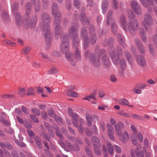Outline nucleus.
Returning <instances> with one entry per match:
<instances>
[{"mask_svg": "<svg viewBox=\"0 0 157 157\" xmlns=\"http://www.w3.org/2000/svg\"><path fill=\"white\" fill-rule=\"evenodd\" d=\"M128 15L129 21L126 24V21L124 15H122L120 18L119 22L121 26L124 30L132 32L137 31L139 27V23L137 20L135 18V16L131 10H128Z\"/></svg>", "mask_w": 157, "mask_h": 157, "instance_id": "f257e3e1", "label": "nucleus"}, {"mask_svg": "<svg viewBox=\"0 0 157 157\" xmlns=\"http://www.w3.org/2000/svg\"><path fill=\"white\" fill-rule=\"evenodd\" d=\"M69 38L68 35L64 34L61 36L62 43L60 46L61 51L65 53L66 58L70 62L73 66L75 65L76 62L74 61V59L71 52H68Z\"/></svg>", "mask_w": 157, "mask_h": 157, "instance_id": "f03ea898", "label": "nucleus"}, {"mask_svg": "<svg viewBox=\"0 0 157 157\" xmlns=\"http://www.w3.org/2000/svg\"><path fill=\"white\" fill-rule=\"evenodd\" d=\"M113 42V39L112 38H109L107 41V39H105L104 40V45L105 46L107 44L109 46V48L108 50V52L113 62L116 64H117L119 63V60L120 57L122 56V51L121 48L118 46L117 48V56H116L115 53L112 46L111 45L112 44Z\"/></svg>", "mask_w": 157, "mask_h": 157, "instance_id": "7ed1b4c3", "label": "nucleus"}, {"mask_svg": "<svg viewBox=\"0 0 157 157\" xmlns=\"http://www.w3.org/2000/svg\"><path fill=\"white\" fill-rule=\"evenodd\" d=\"M52 13L55 17V23L56 25L55 29V36L56 37H58V36L62 33V30L59 24L61 20V15L59 12L58 10L57 6L55 3L52 4Z\"/></svg>", "mask_w": 157, "mask_h": 157, "instance_id": "20e7f679", "label": "nucleus"}, {"mask_svg": "<svg viewBox=\"0 0 157 157\" xmlns=\"http://www.w3.org/2000/svg\"><path fill=\"white\" fill-rule=\"evenodd\" d=\"M69 35V36H72V43L74 47L75 48V54L76 59L79 60L80 59V54L79 50L77 47L79 42V39L77 36V28L73 26L70 27L68 30Z\"/></svg>", "mask_w": 157, "mask_h": 157, "instance_id": "39448f33", "label": "nucleus"}, {"mask_svg": "<svg viewBox=\"0 0 157 157\" xmlns=\"http://www.w3.org/2000/svg\"><path fill=\"white\" fill-rule=\"evenodd\" d=\"M42 33L44 36L46 41L48 43L52 41V34L50 30L49 25L46 23L44 24L43 25Z\"/></svg>", "mask_w": 157, "mask_h": 157, "instance_id": "423d86ee", "label": "nucleus"}, {"mask_svg": "<svg viewBox=\"0 0 157 157\" xmlns=\"http://www.w3.org/2000/svg\"><path fill=\"white\" fill-rule=\"evenodd\" d=\"M113 11L109 10L107 13L106 23L107 25H109L110 24H111V28L113 31L115 30L117 28V25L114 23L115 20L113 18L112 15Z\"/></svg>", "mask_w": 157, "mask_h": 157, "instance_id": "0eeeda50", "label": "nucleus"}, {"mask_svg": "<svg viewBox=\"0 0 157 157\" xmlns=\"http://www.w3.org/2000/svg\"><path fill=\"white\" fill-rule=\"evenodd\" d=\"M147 2L145 0H139L140 2L142 4L143 6L145 8H147L148 12L151 11V6H153L154 2L157 5V0H147Z\"/></svg>", "mask_w": 157, "mask_h": 157, "instance_id": "6e6552de", "label": "nucleus"}, {"mask_svg": "<svg viewBox=\"0 0 157 157\" xmlns=\"http://www.w3.org/2000/svg\"><path fill=\"white\" fill-rule=\"evenodd\" d=\"M131 7L133 11L138 15L141 13V10L140 6L137 1L133 0L131 2Z\"/></svg>", "mask_w": 157, "mask_h": 157, "instance_id": "1a4fd4ad", "label": "nucleus"}, {"mask_svg": "<svg viewBox=\"0 0 157 157\" xmlns=\"http://www.w3.org/2000/svg\"><path fill=\"white\" fill-rule=\"evenodd\" d=\"M87 32L86 28L83 27L82 29L81 36L84 40V47L86 49L88 46L89 40H88L87 34Z\"/></svg>", "mask_w": 157, "mask_h": 157, "instance_id": "9d476101", "label": "nucleus"}, {"mask_svg": "<svg viewBox=\"0 0 157 157\" xmlns=\"http://www.w3.org/2000/svg\"><path fill=\"white\" fill-rule=\"evenodd\" d=\"M90 60L95 66L98 67L100 64L99 56L91 54L90 56Z\"/></svg>", "mask_w": 157, "mask_h": 157, "instance_id": "9b49d317", "label": "nucleus"}, {"mask_svg": "<svg viewBox=\"0 0 157 157\" xmlns=\"http://www.w3.org/2000/svg\"><path fill=\"white\" fill-rule=\"evenodd\" d=\"M137 63L141 67H144L146 65V62L144 59V55L137 56L136 58Z\"/></svg>", "mask_w": 157, "mask_h": 157, "instance_id": "f8f14e48", "label": "nucleus"}, {"mask_svg": "<svg viewBox=\"0 0 157 157\" xmlns=\"http://www.w3.org/2000/svg\"><path fill=\"white\" fill-rule=\"evenodd\" d=\"M105 51L102 50L100 51V55L102 56V62L103 64L105 66H108L109 64V59L106 57Z\"/></svg>", "mask_w": 157, "mask_h": 157, "instance_id": "ddd939ff", "label": "nucleus"}, {"mask_svg": "<svg viewBox=\"0 0 157 157\" xmlns=\"http://www.w3.org/2000/svg\"><path fill=\"white\" fill-rule=\"evenodd\" d=\"M94 30V27L92 25H90L89 26L90 33V42L92 44L95 43L97 40V37L96 35L94 33H92V32Z\"/></svg>", "mask_w": 157, "mask_h": 157, "instance_id": "4468645a", "label": "nucleus"}, {"mask_svg": "<svg viewBox=\"0 0 157 157\" xmlns=\"http://www.w3.org/2000/svg\"><path fill=\"white\" fill-rule=\"evenodd\" d=\"M119 137V139L123 142L125 143L129 140V136L128 132L126 131L124 132L122 134H120L118 135Z\"/></svg>", "mask_w": 157, "mask_h": 157, "instance_id": "2eb2a0df", "label": "nucleus"}, {"mask_svg": "<svg viewBox=\"0 0 157 157\" xmlns=\"http://www.w3.org/2000/svg\"><path fill=\"white\" fill-rule=\"evenodd\" d=\"M144 21L146 24L149 26L153 24V20L151 17L148 14H146L144 16Z\"/></svg>", "mask_w": 157, "mask_h": 157, "instance_id": "dca6fc26", "label": "nucleus"}, {"mask_svg": "<svg viewBox=\"0 0 157 157\" xmlns=\"http://www.w3.org/2000/svg\"><path fill=\"white\" fill-rule=\"evenodd\" d=\"M135 42L136 45L140 53L144 54L145 52V50L140 40L139 39H136L135 40Z\"/></svg>", "mask_w": 157, "mask_h": 157, "instance_id": "f3484780", "label": "nucleus"}, {"mask_svg": "<svg viewBox=\"0 0 157 157\" xmlns=\"http://www.w3.org/2000/svg\"><path fill=\"white\" fill-rule=\"evenodd\" d=\"M124 127L123 124L119 122L115 125V128L117 135H120L122 132L121 129Z\"/></svg>", "mask_w": 157, "mask_h": 157, "instance_id": "a211bd4d", "label": "nucleus"}, {"mask_svg": "<svg viewBox=\"0 0 157 157\" xmlns=\"http://www.w3.org/2000/svg\"><path fill=\"white\" fill-rule=\"evenodd\" d=\"M109 2L107 0H104L102 3L101 8L103 13H106L108 7Z\"/></svg>", "mask_w": 157, "mask_h": 157, "instance_id": "6ab92c4d", "label": "nucleus"}, {"mask_svg": "<svg viewBox=\"0 0 157 157\" xmlns=\"http://www.w3.org/2000/svg\"><path fill=\"white\" fill-rule=\"evenodd\" d=\"M120 65L121 70L120 71V74L121 75H123L124 74V70L126 67L125 61L123 59H121V60Z\"/></svg>", "mask_w": 157, "mask_h": 157, "instance_id": "aec40b11", "label": "nucleus"}, {"mask_svg": "<svg viewBox=\"0 0 157 157\" xmlns=\"http://www.w3.org/2000/svg\"><path fill=\"white\" fill-rule=\"evenodd\" d=\"M37 21V18L36 16V15H34L32 16L29 23L30 27L31 28H34L36 24Z\"/></svg>", "mask_w": 157, "mask_h": 157, "instance_id": "412c9836", "label": "nucleus"}, {"mask_svg": "<svg viewBox=\"0 0 157 157\" xmlns=\"http://www.w3.org/2000/svg\"><path fill=\"white\" fill-rule=\"evenodd\" d=\"M72 118V122L73 124L76 128L78 126V123L77 120L78 118V116L77 113H73L71 115Z\"/></svg>", "mask_w": 157, "mask_h": 157, "instance_id": "4be33fe9", "label": "nucleus"}, {"mask_svg": "<svg viewBox=\"0 0 157 157\" xmlns=\"http://www.w3.org/2000/svg\"><path fill=\"white\" fill-rule=\"evenodd\" d=\"M15 17V21L17 25L19 26L22 23V20L21 17V15L18 12L14 13Z\"/></svg>", "mask_w": 157, "mask_h": 157, "instance_id": "5701e85b", "label": "nucleus"}, {"mask_svg": "<svg viewBox=\"0 0 157 157\" xmlns=\"http://www.w3.org/2000/svg\"><path fill=\"white\" fill-rule=\"evenodd\" d=\"M26 14L29 16L32 10V5L30 3L28 2L26 3L25 6Z\"/></svg>", "mask_w": 157, "mask_h": 157, "instance_id": "b1692460", "label": "nucleus"}, {"mask_svg": "<svg viewBox=\"0 0 157 157\" xmlns=\"http://www.w3.org/2000/svg\"><path fill=\"white\" fill-rule=\"evenodd\" d=\"M41 18L43 21V24H44L45 22H48L50 21L49 16L48 15V13H43L42 14Z\"/></svg>", "mask_w": 157, "mask_h": 157, "instance_id": "393cba45", "label": "nucleus"}, {"mask_svg": "<svg viewBox=\"0 0 157 157\" xmlns=\"http://www.w3.org/2000/svg\"><path fill=\"white\" fill-rule=\"evenodd\" d=\"M92 142L94 144V147L98 146L100 147L101 146V143L99 141V140L97 137L94 136L92 137Z\"/></svg>", "mask_w": 157, "mask_h": 157, "instance_id": "a878e982", "label": "nucleus"}, {"mask_svg": "<svg viewBox=\"0 0 157 157\" xmlns=\"http://www.w3.org/2000/svg\"><path fill=\"white\" fill-rule=\"evenodd\" d=\"M80 19L82 23L84 25H87L89 23L86 15L84 13H82L80 14Z\"/></svg>", "mask_w": 157, "mask_h": 157, "instance_id": "bb28decb", "label": "nucleus"}, {"mask_svg": "<svg viewBox=\"0 0 157 157\" xmlns=\"http://www.w3.org/2000/svg\"><path fill=\"white\" fill-rule=\"evenodd\" d=\"M86 132L87 135L90 136L92 135L93 133H94L95 134L97 133V128L95 125H94L93 126L92 130V131H90L87 128L86 130Z\"/></svg>", "mask_w": 157, "mask_h": 157, "instance_id": "cd10ccee", "label": "nucleus"}, {"mask_svg": "<svg viewBox=\"0 0 157 157\" xmlns=\"http://www.w3.org/2000/svg\"><path fill=\"white\" fill-rule=\"evenodd\" d=\"M140 31L141 39L144 42H146L147 41V38L146 35L144 34V31L142 28H140Z\"/></svg>", "mask_w": 157, "mask_h": 157, "instance_id": "c85d7f7f", "label": "nucleus"}, {"mask_svg": "<svg viewBox=\"0 0 157 157\" xmlns=\"http://www.w3.org/2000/svg\"><path fill=\"white\" fill-rule=\"evenodd\" d=\"M107 148L108 152L111 155H113V147L111 144L109 142H107Z\"/></svg>", "mask_w": 157, "mask_h": 157, "instance_id": "c756f323", "label": "nucleus"}, {"mask_svg": "<svg viewBox=\"0 0 157 157\" xmlns=\"http://www.w3.org/2000/svg\"><path fill=\"white\" fill-rule=\"evenodd\" d=\"M2 17L3 20L5 21H8L9 20V17L8 16L7 12L6 11H2Z\"/></svg>", "mask_w": 157, "mask_h": 157, "instance_id": "7c9ffc66", "label": "nucleus"}, {"mask_svg": "<svg viewBox=\"0 0 157 157\" xmlns=\"http://www.w3.org/2000/svg\"><path fill=\"white\" fill-rule=\"evenodd\" d=\"M124 54L126 59L129 63H132V59L131 54L127 51L125 52Z\"/></svg>", "mask_w": 157, "mask_h": 157, "instance_id": "2f4dec72", "label": "nucleus"}, {"mask_svg": "<svg viewBox=\"0 0 157 157\" xmlns=\"http://www.w3.org/2000/svg\"><path fill=\"white\" fill-rule=\"evenodd\" d=\"M2 43L4 44L7 46H14L16 45L14 42L9 40H4Z\"/></svg>", "mask_w": 157, "mask_h": 157, "instance_id": "473e14b6", "label": "nucleus"}, {"mask_svg": "<svg viewBox=\"0 0 157 157\" xmlns=\"http://www.w3.org/2000/svg\"><path fill=\"white\" fill-rule=\"evenodd\" d=\"M31 48L29 46L24 47L21 51V53L24 55H26L30 51Z\"/></svg>", "mask_w": 157, "mask_h": 157, "instance_id": "72a5a7b5", "label": "nucleus"}, {"mask_svg": "<svg viewBox=\"0 0 157 157\" xmlns=\"http://www.w3.org/2000/svg\"><path fill=\"white\" fill-rule=\"evenodd\" d=\"M119 103L121 105H128L129 104L128 101L126 99L123 98L120 99L118 101Z\"/></svg>", "mask_w": 157, "mask_h": 157, "instance_id": "f704fd0d", "label": "nucleus"}, {"mask_svg": "<svg viewBox=\"0 0 157 157\" xmlns=\"http://www.w3.org/2000/svg\"><path fill=\"white\" fill-rule=\"evenodd\" d=\"M33 5L35 6V10L36 12H38L40 10V2L39 1H36Z\"/></svg>", "mask_w": 157, "mask_h": 157, "instance_id": "c9c22d12", "label": "nucleus"}, {"mask_svg": "<svg viewBox=\"0 0 157 157\" xmlns=\"http://www.w3.org/2000/svg\"><path fill=\"white\" fill-rule=\"evenodd\" d=\"M12 10L13 13H16V10L18 8V3L17 2H14L12 6Z\"/></svg>", "mask_w": 157, "mask_h": 157, "instance_id": "e433bc0d", "label": "nucleus"}, {"mask_svg": "<svg viewBox=\"0 0 157 157\" xmlns=\"http://www.w3.org/2000/svg\"><path fill=\"white\" fill-rule=\"evenodd\" d=\"M35 140L36 144L39 148L42 147V145L41 143V140L40 138L38 136L36 137L35 138Z\"/></svg>", "mask_w": 157, "mask_h": 157, "instance_id": "4c0bfd02", "label": "nucleus"}, {"mask_svg": "<svg viewBox=\"0 0 157 157\" xmlns=\"http://www.w3.org/2000/svg\"><path fill=\"white\" fill-rule=\"evenodd\" d=\"M86 118L88 123L87 124L89 126H91L92 125V118L91 116L88 114H86Z\"/></svg>", "mask_w": 157, "mask_h": 157, "instance_id": "58836bf2", "label": "nucleus"}, {"mask_svg": "<svg viewBox=\"0 0 157 157\" xmlns=\"http://www.w3.org/2000/svg\"><path fill=\"white\" fill-rule=\"evenodd\" d=\"M117 38L119 42L121 45H122L124 43V39L122 36L121 34H119L117 35Z\"/></svg>", "mask_w": 157, "mask_h": 157, "instance_id": "ea45409f", "label": "nucleus"}, {"mask_svg": "<svg viewBox=\"0 0 157 157\" xmlns=\"http://www.w3.org/2000/svg\"><path fill=\"white\" fill-rule=\"evenodd\" d=\"M96 91H95L93 93L91 94L89 96H88L87 97V98H84V99L87 100L89 101L90 100L89 98H91L96 100V98H95V96L96 95Z\"/></svg>", "mask_w": 157, "mask_h": 157, "instance_id": "a19ab883", "label": "nucleus"}, {"mask_svg": "<svg viewBox=\"0 0 157 157\" xmlns=\"http://www.w3.org/2000/svg\"><path fill=\"white\" fill-rule=\"evenodd\" d=\"M136 154L137 157H144V152L142 151H140L138 149H136Z\"/></svg>", "mask_w": 157, "mask_h": 157, "instance_id": "79ce46f5", "label": "nucleus"}, {"mask_svg": "<svg viewBox=\"0 0 157 157\" xmlns=\"http://www.w3.org/2000/svg\"><path fill=\"white\" fill-rule=\"evenodd\" d=\"M67 95L73 97H76L77 96V94L76 92L72 90H70L67 93Z\"/></svg>", "mask_w": 157, "mask_h": 157, "instance_id": "37998d69", "label": "nucleus"}, {"mask_svg": "<svg viewBox=\"0 0 157 157\" xmlns=\"http://www.w3.org/2000/svg\"><path fill=\"white\" fill-rule=\"evenodd\" d=\"M48 115L51 117H54L55 116V114L54 112L51 109H48L47 111Z\"/></svg>", "mask_w": 157, "mask_h": 157, "instance_id": "c03bdc74", "label": "nucleus"}, {"mask_svg": "<svg viewBox=\"0 0 157 157\" xmlns=\"http://www.w3.org/2000/svg\"><path fill=\"white\" fill-rule=\"evenodd\" d=\"M58 71V70L55 67H53L48 71V73L49 74H54L57 73Z\"/></svg>", "mask_w": 157, "mask_h": 157, "instance_id": "a18cd8bd", "label": "nucleus"}, {"mask_svg": "<svg viewBox=\"0 0 157 157\" xmlns=\"http://www.w3.org/2000/svg\"><path fill=\"white\" fill-rule=\"evenodd\" d=\"M99 147L98 146L94 147V150L95 153L98 155H100L101 153V150L98 149Z\"/></svg>", "mask_w": 157, "mask_h": 157, "instance_id": "49530a36", "label": "nucleus"}, {"mask_svg": "<svg viewBox=\"0 0 157 157\" xmlns=\"http://www.w3.org/2000/svg\"><path fill=\"white\" fill-rule=\"evenodd\" d=\"M0 121L4 124L6 125H9L10 124L7 120H5L2 117L0 116Z\"/></svg>", "mask_w": 157, "mask_h": 157, "instance_id": "de8ad7c7", "label": "nucleus"}, {"mask_svg": "<svg viewBox=\"0 0 157 157\" xmlns=\"http://www.w3.org/2000/svg\"><path fill=\"white\" fill-rule=\"evenodd\" d=\"M85 151L86 152L87 155L90 156V157L92 156L91 151L89 148L88 147H86L85 148Z\"/></svg>", "mask_w": 157, "mask_h": 157, "instance_id": "09e8293b", "label": "nucleus"}, {"mask_svg": "<svg viewBox=\"0 0 157 157\" xmlns=\"http://www.w3.org/2000/svg\"><path fill=\"white\" fill-rule=\"evenodd\" d=\"M113 8L115 10H117L118 8L117 0H113Z\"/></svg>", "mask_w": 157, "mask_h": 157, "instance_id": "8fccbe9b", "label": "nucleus"}, {"mask_svg": "<svg viewBox=\"0 0 157 157\" xmlns=\"http://www.w3.org/2000/svg\"><path fill=\"white\" fill-rule=\"evenodd\" d=\"M74 5L76 8L78 9L79 7L80 2L78 0H74Z\"/></svg>", "mask_w": 157, "mask_h": 157, "instance_id": "3c124183", "label": "nucleus"}, {"mask_svg": "<svg viewBox=\"0 0 157 157\" xmlns=\"http://www.w3.org/2000/svg\"><path fill=\"white\" fill-rule=\"evenodd\" d=\"M114 147L117 153H121L122 150L121 148L120 147L117 145H114Z\"/></svg>", "mask_w": 157, "mask_h": 157, "instance_id": "603ef678", "label": "nucleus"}, {"mask_svg": "<svg viewBox=\"0 0 157 157\" xmlns=\"http://www.w3.org/2000/svg\"><path fill=\"white\" fill-rule=\"evenodd\" d=\"M149 49L151 54H154L153 46L152 44H149Z\"/></svg>", "mask_w": 157, "mask_h": 157, "instance_id": "864d4df0", "label": "nucleus"}, {"mask_svg": "<svg viewBox=\"0 0 157 157\" xmlns=\"http://www.w3.org/2000/svg\"><path fill=\"white\" fill-rule=\"evenodd\" d=\"M132 117L134 119H142V117L140 116L139 115H136L135 114H132Z\"/></svg>", "mask_w": 157, "mask_h": 157, "instance_id": "5fc2aeb1", "label": "nucleus"}, {"mask_svg": "<svg viewBox=\"0 0 157 157\" xmlns=\"http://www.w3.org/2000/svg\"><path fill=\"white\" fill-rule=\"evenodd\" d=\"M54 119L55 121L57 122L58 123H62V120L59 116H55L54 117Z\"/></svg>", "mask_w": 157, "mask_h": 157, "instance_id": "6e6d98bb", "label": "nucleus"}, {"mask_svg": "<svg viewBox=\"0 0 157 157\" xmlns=\"http://www.w3.org/2000/svg\"><path fill=\"white\" fill-rule=\"evenodd\" d=\"M59 144L65 150L67 151V149L66 147V146L64 144V143L62 141H60L59 142Z\"/></svg>", "mask_w": 157, "mask_h": 157, "instance_id": "4d7b16f0", "label": "nucleus"}, {"mask_svg": "<svg viewBox=\"0 0 157 157\" xmlns=\"http://www.w3.org/2000/svg\"><path fill=\"white\" fill-rule=\"evenodd\" d=\"M137 136L139 141L141 142H142L143 139V136L142 134L140 132H139L137 134Z\"/></svg>", "mask_w": 157, "mask_h": 157, "instance_id": "13d9d810", "label": "nucleus"}, {"mask_svg": "<svg viewBox=\"0 0 157 157\" xmlns=\"http://www.w3.org/2000/svg\"><path fill=\"white\" fill-rule=\"evenodd\" d=\"M4 154L6 157H11L10 153L6 149H3Z\"/></svg>", "mask_w": 157, "mask_h": 157, "instance_id": "bf43d9fd", "label": "nucleus"}, {"mask_svg": "<svg viewBox=\"0 0 157 157\" xmlns=\"http://www.w3.org/2000/svg\"><path fill=\"white\" fill-rule=\"evenodd\" d=\"M6 147L9 150H11L13 148L12 145L9 143H6Z\"/></svg>", "mask_w": 157, "mask_h": 157, "instance_id": "052dcab7", "label": "nucleus"}, {"mask_svg": "<svg viewBox=\"0 0 157 157\" xmlns=\"http://www.w3.org/2000/svg\"><path fill=\"white\" fill-rule=\"evenodd\" d=\"M11 154L13 157H19L18 153L15 151H12Z\"/></svg>", "mask_w": 157, "mask_h": 157, "instance_id": "680f3d73", "label": "nucleus"}, {"mask_svg": "<svg viewBox=\"0 0 157 157\" xmlns=\"http://www.w3.org/2000/svg\"><path fill=\"white\" fill-rule=\"evenodd\" d=\"M32 111L33 113L38 116L40 114V112L38 110L36 109H32Z\"/></svg>", "mask_w": 157, "mask_h": 157, "instance_id": "e2e57ef3", "label": "nucleus"}, {"mask_svg": "<svg viewBox=\"0 0 157 157\" xmlns=\"http://www.w3.org/2000/svg\"><path fill=\"white\" fill-rule=\"evenodd\" d=\"M153 40L155 45L157 46V33L154 36Z\"/></svg>", "mask_w": 157, "mask_h": 157, "instance_id": "0e129e2a", "label": "nucleus"}, {"mask_svg": "<svg viewBox=\"0 0 157 157\" xmlns=\"http://www.w3.org/2000/svg\"><path fill=\"white\" fill-rule=\"evenodd\" d=\"M100 125L101 129L103 131H104L105 129V127L104 124V123L103 121H101L100 123Z\"/></svg>", "mask_w": 157, "mask_h": 157, "instance_id": "69168bd1", "label": "nucleus"}, {"mask_svg": "<svg viewBox=\"0 0 157 157\" xmlns=\"http://www.w3.org/2000/svg\"><path fill=\"white\" fill-rule=\"evenodd\" d=\"M42 117L45 119L48 118V115L45 111H43L41 113Z\"/></svg>", "mask_w": 157, "mask_h": 157, "instance_id": "338daca9", "label": "nucleus"}, {"mask_svg": "<svg viewBox=\"0 0 157 157\" xmlns=\"http://www.w3.org/2000/svg\"><path fill=\"white\" fill-rule=\"evenodd\" d=\"M31 118L35 122H38V121L37 118L34 115H30Z\"/></svg>", "mask_w": 157, "mask_h": 157, "instance_id": "774afa93", "label": "nucleus"}]
</instances>
